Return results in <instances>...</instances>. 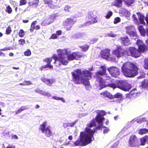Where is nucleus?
I'll list each match as a JSON object with an SVG mask.
<instances>
[{
	"label": "nucleus",
	"instance_id": "nucleus-1",
	"mask_svg": "<svg viewBox=\"0 0 148 148\" xmlns=\"http://www.w3.org/2000/svg\"><path fill=\"white\" fill-rule=\"evenodd\" d=\"M97 124L98 126L94 130L87 127L85 128L84 131L81 132L79 138L74 143L75 146H84L90 143L94 139L93 135L97 130L103 128L104 134H107L109 131L108 128L103 125V122L101 125H100L99 123Z\"/></svg>",
	"mask_w": 148,
	"mask_h": 148
},
{
	"label": "nucleus",
	"instance_id": "nucleus-2",
	"mask_svg": "<svg viewBox=\"0 0 148 148\" xmlns=\"http://www.w3.org/2000/svg\"><path fill=\"white\" fill-rule=\"evenodd\" d=\"M58 56L54 55L53 57L55 60L54 63L57 61H59L63 65H66L68 64V60H66L67 57L69 60H73L74 59L78 60L83 56L80 52H77L69 54L67 51V49H58L57 51Z\"/></svg>",
	"mask_w": 148,
	"mask_h": 148
},
{
	"label": "nucleus",
	"instance_id": "nucleus-3",
	"mask_svg": "<svg viewBox=\"0 0 148 148\" xmlns=\"http://www.w3.org/2000/svg\"><path fill=\"white\" fill-rule=\"evenodd\" d=\"M73 77V80L77 84L82 83L84 85L88 86L90 84L89 79L92 77L91 73L86 70L82 71L77 69L74 72L71 73Z\"/></svg>",
	"mask_w": 148,
	"mask_h": 148
},
{
	"label": "nucleus",
	"instance_id": "nucleus-4",
	"mask_svg": "<svg viewBox=\"0 0 148 148\" xmlns=\"http://www.w3.org/2000/svg\"><path fill=\"white\" fill-rule=\"evenodd\" d=\"M122 70L125 76L133 77L137 74L138 69L137 66L134 64L129 62L123 64Z\"/></svg>",
	"mask_w": 148,
	"mask_h": 148
},
{
	"label": "nucleus",
	"instance_id": "nucleus-5",
	"mask_svg": "<svg viewBox=\"0 0 148 148\" xmlns=\"http://www.w3.org/2000/svg\"><path fill=\"white\" fill-rule=\"evenodd\" d=\"M136 43L138 46V50L134 47H131L129 49L131 56L135 58L139 57L141 55L140 52H144L147 49V46L140 40L137 39Z\"/></svg>",
	"mask_w": 148,
	"mask_h": 148
},
{
	"label": "nucleus",
	"instance_id": "nucleus-6",
	"mask_svg": "<svg viewBox=\"0 0 148 148\" xmlns=\"http://www.w3.org/2000/svg\"><path fill=\"white\" fill-rule=\"evenodd\" d=\"M96 112L97 115L95 119L92 120L90 123L87 124V127L89 128L95 126L97 125L96 123H99L100 125H101L102 122H103V121L104 119L103 116L106 115V113L104 110H98Z\"/></svg>",
	"mask_w": 148,
	"mask_h": 148
},
{
	"label": "nucleus",
	"instance_id": "nucleus-7",
	"mask_svg": "<svg viewBox=\"0 0 148 148\" xmlns=\"http://www.w3.org/2000/svg\"><path fill=\"white\" fill-rule=\"evenodd\" d=\"M108 85L113 88L118 87L125 91H129L131 88L130 84L123 80H118L116 84L114 83H109Z\"/></svg>",
	"mask_w": 148,
	"mask_h": 148
},
{
	"label": "nucleus",
	"instance_id": "nucleus-8",
	"mask_svg": "<svg viewBox=\"0 0 148 148\" xmlns=\"http://www.w3.org/2000/svg\"><path fill=\"white\" fill-rule=\"evenodd\" d=\"M47 122H43L40 125L39 129L41 131L42 133L45 134L47 137H49L52 135V132L51 130L50 127L48 126L46 127Z\"/></svg>",
	"mask_w": 148,
	"mask_h": 148
},
{
	"label": "nucleus",
	"instance_id": "nucleus-9",
	"mask_svg": "<svg viewBox=\"0 0 148 148\" xmlns=\"http://www.w3.org/2000/svg\"><path fill=\"white\" fill-rule=\"evenodd\" d=\"M139 140L135 135H132L130 137L128 143L129 146L135 147L139 146Z\"/></svg>",
	"mask_w": 148,
	"mask_h": 148
},
{
	"label": "nucleus",
	"instance_id": "nucleus-10",
	"mask_svg": "<svg viewBox=\"0 0 148 148\" xmlns=\"http://www.w3.org/2000/svg\"><path fill=\"white\" fill-rule=\"evenodd\" d=\"M108 70L111 75L114 77H116L119 75V69L115 66L110 67L108 69Z\"/></svg>",
	"mask_w": 148,
	"mask_h": 148
},
{
	"label": "nucleus",
	"instance_id": "nucleus-11",
	"mask_svg": "<svg viewBox=\"0 0 148 148\" xmlns=\"http://www.w3.org/2000/svg\"><path fill=\"white\" fill-rule=\"evenodd\" d=\"M86 19L87 20H88L86 23V25L87 26L90 25L91 23H94L97 21L95 18L94 17L93 13L91 12L88 13L87 15Z\"/></svg>",
	"mask_w": 148,
	"mask_h": 148
},
{
	"label": "nucleus",
	"instance_id": "nucleus-12",
	"mask_svg": "<svg viewBox=\"0 0 148 148\" xmlns=\"http://www.w3.org/2000/svg\"><path fill=\"white\" fill-rule=\"evenodd\" d=\"M112 53L117 58H119L123 55L124 51L120 47H118L116 49L113 51Z\"/></svg>",
	"mask_w": 148,
	"mask_h": 148
},
{
	"label": "nucleus",
	"instance_id": "nucleus-13",
	"mask_svg": "<svg viewBox=\"0 0 148 148\" xmlns=\"http://www.w3.org/2000/svg\"><path fill=\"white\" fill-rule=\"evenodd\" d=\"M74 23L75 22L72 19L68 18L63 23V25L66 30H69Z\"/></svg>",
	"mask_w": 148,
	"mask_h": 148
},
{
	"label": "nucleus",
	"instance_id": "nucleus-14",
	"mask_svg": "<svg viewBox=\"0 0 148 148\" xmlns=\"http://www.w3.org/2000/svg\"><path fill=\"white\" fill-rule=\"evenodd\" d=\"M54 20V16H49L48 18L42 22L41 25L43 26L49 25L52 23Z\"/></svg>",
	"mask_w": 148,
	"mask_h": 148
},
{
	"label": "nucleus",
	"instance_id": "nucleus-15",
	"mask_svg": "<svg viewBox=\"0 0 148 148\" xmlns=\"http://www.w3.org/2000/svg\"><path fill=\"white\" fill-rule=\"evenodd\" d=\"M138 28L141 35L143 36H145L146 34L148 36V27L145 29L141 25H139L138 27Z\"/></svg>",
	"mask_w": 148,
	"mask_h": 148
},
{
	"label": "nucleus",
	"instance_id": "nucleus-16",
	"mask_svg": "<svg viewBox=\"0 0 148 148\" xmlns=\"http://www.w3.org/2000/svg\"><path fill=\"white\" fill-rule=\"evenodd\" d=\"M101 70L98 71L96 73V76L101 77L106 74V69L105 66H101Z\"/></svg>",
	"mask_w": 148,
	"mask_h": 148
},
{
	"label": "nucleus",
	"instance_id": "nucleus-17",
	"mask_svg": "<svg viewBox=\"0 0 148 148\" xmlns=\"http://www.w3.org/2000/svg\"><path fill=\"white\" fill-rule=\"evenodd\" d=\"M119 40L121 41V45H123L127 46L130 44L129 40L127 36L125 37H121Z\"/></svg>",
	"mask_w": 148,
	"mask_h": 148
},
{
	"label": "nucleus",
	"instance_id": "nucleus-18",
	"mask_svg": "<svg viewBox=\"0 0 148 148\" xmlns=\"http://www.w3.org/2000/svg\"><path fill=\"white\" fill-rule=\"evenodd\" d=\"M110 55V50L109 49H105L103 50L101 52V57L102 58L107 60Z\"/></svg>",
	"mask_w": 148,
	"mask_h": 148
},
{
	"label": "nucleus",
	"instance_id": "nucleus-19",
	"mask_svg": "<svg viewBox=\"0 0 148 148\" xmlns=\"http://www.w3.org/2000/svg\"><path fill=\"white\" fill-rule=\"evenodd\" d=\"M96 78H97V80L99 84V85L100 87L101 88V89L105 87L106 86H108V84H106L104 80L101 77L99 76H96Z\"/></svg>",
	"mask_w": 148,
	"mask_h": 148
},
{
	"label": "nucleus",
	"instance_id": "nucleus-20",
	"mask_svg": "<svg viewBox=\"0 0 148 148\" xmlns=\"http://www.w3.org/2000/svg\"><path fill=\"white\" fill-rule=\"evenodd\" d=\"M41 81L49 86L53 83L55 81L53 79H47L45 77H42L41 79Z\"/></svg>",
	"mask_w": 148,
	"mask_h": 148
},
{
	"label": "nucleus",
	"instance_id": "nucleus-21",
	"mask_svg": "<svg viewBox=\"0 0 148 148\" xmlns=\"http://www.w3.org/2000/svg\"><path fill=\"white\" fill-rule=\"evenodd\" d=\"M137 14L138 16V19L140 24L145 25V23L144 20L145 17L144 15L140 12L137 13Z\"/></svg>",
	"mask_w": 148,
	"mask_h": 148
},
{
	"label": "nucleus",
	"instance_id": "nucleus-22",
	"mask_svg": "<svg viewBox=\"0 0 148 148\" xmlns=\"http://www.w3.org/2000/svg\"><path fill=\"white\" fill-rule=\"evenodd\" d=\"M101 95H103L105 97H107L110 99L113 98V96L110 92L107 91H106L103 92L101 93Z\"/></svg>",
	"mask_w": 148,
	"mask_h": 148
},
{
	"label": "nucleus",
	"instance_id": "nucleus-23",
	"mask_svg": "<svg viewBox=\"0 0 148 148\" xmlns=\"http://www.w3.org/2000/svg\"><path fill=\"white\" fill-rule=\"evenodd\" d=\"M127 34L129 35L131 37H133L132 38L133 39H134V40H136V39L137 38L136 37H137V35L136 32L134 31H130V32H127Z\"/></svg>",
	"mask_w": 148,
	"mask_h": 148
},
{
	"label": "nucleus",
	"instance_id": "nucleus-24",
	"mask_svg": "<svg viewBox=\"0 0 148 148\" xmlns=\"http://www.w3.org/2000/svg\"><path fill=\"white\" fill-rule=\"evenodd\" d=\"M123 0H116L114 2V5L118 7L121 6Z\"/></svg>",
	"mask_w": 148,
	"mask_h": 148
},
{
	"label": "nucleus",
	"instance_id": "nucleus-25",
	"mask_svg": "<svg viewBox=\"0 0 148 148\" xmlns=\"http://www.w3.org/2000/svg\"><path fill=\"white\" fill-rule=\"evenodd\" d=\"M28 108H27V106H22L16 112L15 114H19L23 111L26 110Z\"/></svg>",
	"mask_w": 148,
	"mask_h": 148
},
{
	"label": "nucleus",
	"instance_id": "nucleus-26",
	"mask_svg": "<svg viewBox=\"0 0 148 148\" xmlns=\"http://www.w3.org/2000/svg\"><path fill=\"white\" fill-rule=\"evenodd\" d=\"M148 138V136H145V137L140 138L141 145H145V142L147 140V138Z\"/></svg>",
	"mask_w": 148,
	"mask_h": 148
},
{
	"label": "nucleus",
	"instance_id": "nucleus-27",
	"mask_svg": "<svg viewBox=\"0 0 148 148\" xmlns=\"http://www.w3.org/2000/svg\"><path fill=\"white\" fill-rule=\"evenodd\" d=\"M142 86L143 88H146L148 89V80H145L142 82Z\"/></svg>",
	"mask_w": 148,
	"mask_h": 148
},
{
	"label": "nucleus",
	"instance_id": "nucleus-28",
	"mask_svg": "<svg viewBox=\"0 0 148 148\" xmlns=\"http://www.w3.org/2000/svg\"><path fill=\"white\" fill-rule=\"evenodd\" d=\"M52 98L57 100H60L63 103H65V102L64 99L62 97H58L56 96H52Z\"/></svg>",
	"mask_w": 148,
	"mask_h": 148
},
{
	"label": "nucleus",
	"instance_id": "nucleus-29",
	"mask_svg": "<svg viewBox=\"0 0 148 148\" xmlns=\"http://www.w3.org/2000/svg\"><path fill=\"white\" fill-rule=\"evenodd\" d=\"M144 68L146 69H148V58H145L144 60Z\"/></svg>",
	"mask_w": 148,
	"mask_h": 148
},
{
	"label": "nucleus",
	"instance_id": "nucleus-30",
	"mask_svg": "<svg viewBox=\"0 0 148 148\" xmlns=\"http://www.w3.org/2000/svg\"><path fill=\"white\" fill-rule=\"evenodd\" d=\"M147 133H148V130L145 128L140 129L139 132V134H143Z\"/></svg>",
	"mask_w": 148,
	"mask_h": 148
},
{
	"label": "nucleus",
	"instance_id": "nucleus-31",
	"mask_svg": "<svg viewBox=\"0 0 148 148\" xmlns=\"http://www.w3.org/2000/svg\"><path fill=\"white\" fill-rule=\"evenodd\" d=\"M49 68L50 69L53 68V66L51 65H49V64H47L46 65H45L40 68V69L42 71L43 69L46 68Z\"/></svg>",
	"mask_w": 148,
	"mask_h": 148
},
{
	"label": "nucleus",
	"instance_id": "nucleus-32",
	"mask_svg": "<svg viewBox=\"0 0 148 148\" xmlns=\"http://www.w3.org/2000/svg\"><path fill=\"white\" fill-rule=\"evenodd\" d=\"M113 96V98H121L122 97V95L121 93L117 92Z\"/></svg>",
	"mask_w": 148,
	"mask_h": 148
},
{
	"label": "nucleus",
	"instance_id": "nucleus-33",
	"mask_svg": "<svg viewBox=\"0 0 148 148\" xmlns=\"http://www.w3.org/2000/svg\"><path fill=\"white\" fill-rule=\"evenodd\" d=\"M134 27V26H128L126 27V32L127 34V32H130L132 31V30H133Z\"/></svg>",
	"mask_w": 148,
	"mask_h": 148
},
{
	"label": "nucleus",
	"instance_id": "nucleus-34",
	"mask_svg": "<svg viewBox=\"0 0 148 148\" xmlns=\"http://www.w3.org/2000/svg\"><path fill=\"white\" fill-rule=\"evenodd\" d=\"M5 11L6 12H8V14H11L12 12V9L10 7V6L8 5L6 8Z\"/></svg>",
	"mask_w": 148,
	"mask_h": 148
},
{
	"label": "nucleus",
	"instance_id": "nucleus-35",
	"mask_svg": "<svg viewBox=\"0 0 148 148\" xmlns=\"http://www.w3.org/2000/svg\"><path fill=\"white\" fill-rule=\"evenodd\" d=\"M80 47L82 49L83 51H85L88 50L89 47V46L87 45H85L81 46Z\"/></svg>",
	"mask_w": 148,
	"mask_h": 148
},
{
	"label": "nucleus",
	"instance_id": "nucleus-36",
	"mask_svg": "<svg viewBox=\"0 0 148 148\" xmlns=\"http://www.w3.org/2000/svg\"><path fill=\"white\" fill-rule=\"evenodd\" d=\"M77 121H78V120H77L75 121L73 123H68V127H73L74 126V125H75L76 123L77 122Z\"/></svg>",
	"mask_w": 148,
	"mask_h": 148
},
{
	"label": "nucleus",
	"instance_id": "nucleus-37",
	"mask_svg": "<svg viewBox=\"0 0 148 148\" xmlns=\"http://www.w3.org/2000/svg\"><path fill=\"white\" fill-rule=\"evenodd\" d=\"M52 60L51 58H49L46 59H44V61L45 62H46L47 63V64H49V65H51L50 64Z\"/></svg>",
	"mask_w": 148,
	"mask_h": 148
},
{
	"label": "nucleus",
	"instance_id": "nucleus-38",
	"mask_svg": "<svg viewBox=\"0 0 148 148\" xmlns=\"http://www.w3.org/2000/svg\"><path fill=\"white\" fill-rule=\"evenodd\" d=\"M132 18L134 19V21L136 24L139 23V22L138 21V19L137 18L135 14H133L132 15Z\"/></svg>",
	"mask_w": 148,
	"mask_h": 148
},
{
	"label": "nucleus",
	"instance_id": "nucleus-39",
	"mask_svg": "<svg viewBox=\"0 0 148 148\" xmlns=\"http://www.w3.org/2000/svg\"><path fill=\"white\" fill-rule=\"evenodd\" d=\"M31 52L29 49H27L24 52V55L25 56H29L31 55Z\"/></svg>",
	"mask_w": 148,
	"mask_h": 148
},
{
	"label": "nucleus",
	"instance_id": "nucleus-40",
	"mask_svg": "<svg viewBox=\"0 0 148 148\" xmlns=\"http://www.w3.org/2000/svg\"><path fill=\"white\" fill-rule=\"evenodd\" d=\"M112 15V12L111 11H109L108 12L107 14V15L105 17L106 18L108 19L110 18Z\"/></svg>",
	"mask_w": 148,
	"mask_h": 148
},
{
	"label": "nucleus",
	"instance_id": "nucleus-41",
	"mask_svg": "<svg viewBox=\"0 0 148 148\" xmlns=\"http://www.w3.org/2000/svg\"><path fill=\"white\" fill-rule=\"evenodd\" d=\"M71 7L69 5H66L64 7V10L66 12H69L71 11Z\"/></svg>",
	"mask_w": 148,
	"mask_h": 148
},
{
	"label": "nucleus",
	"instance_id": "nucleus-42",
	"mask_svg": "<svg viewBox=\"0 0 148 148\" xmlns=\"http://www.w3.org/2000/svg\"><path fill=\"white\" fill-rule=\"evenodd\" d=\"M11 27L10 26H9L6 29V34H9L11 33Z\"/></svg>",
	"mask_w": 148,
	"mask_h": 148
},
{
	"label": "nucleus",
	"instance_id": "nucleus-43",
	"mask_svg": "<svg viewBox=\"0 0 148 148\" xmlns=\"http://www.w3.org/2000/svg\"><path fill=\"white\" fill-rule=\"evenodd\" d=\"M121 21V19L119 17H117L114 18V24H117L119 22Z\"/></svg>",
	"mask_w": 148,
	"mask_h": 148
},
{
	"label": "nucleus",
	"instance_id": "nucleus-44",
	"mask_svg": "<svg viewBox=\"0 0 148 148\" xmlns=\"http://www.w3.org/2000/svg\"><path fill=\"white\" fill-rule=\"evenodd\" d=\"M18 34L20 37H23L24 35V32L23 30V29H20Z\"/></svg>",
	"mask_w": 148,
	"mask_h": 148
},
{
	"label": "nucleus",
	"instance_id": "nucleus-45",
	"mask_svg": "<svg viewBox=\"0 0 148 148\" xmlns=\"http://www.w3.org/2000/svg\"><path fill=\"white\" fill-rule=\"evenodd\" d=\"M27 3V1L25 0H21L20 1V5H25Z\"/></svg>",
	"mask_w": 148,
	"mask_h": 148
},
{
	"label": "nucleus",
	"instance_id": "nucleus-46",
	"mask_svg": "<svg viewBox=\"0 0 148 148\" xmlns=\"http://www.w3.org/2000/svg\"><path fill=\"white\" fill-rule=\"evenodd\" d=\"M18 42L20 45H23L25 43V41L24 39H21L19 40Z\"/></svg>",
	"mask_w": 148,
	"mask_h": 148
},
{
	"label": "nucleus",
	"instance_id": "nucleus-47",
	"mask_svg": "<svg viewBox=\"0 0 148 148\" xmlns=\"http://www.w3.org/2000/svg\"><path fill=\"white\" fill-rule=\"evenodd\" d=\"M108 36L109 37L114 38L116 36V35L112 33V32H111L110 33L108 34Z\"/></svg>",
	"mask_w": 148,
	"mask_h": 148
},
{
	"label": "nucleus",
	"instance_id": "nucleus-48",
	"mask_svg": "<svg viewBox=\"0 0 148 148\" xmlns=\"http://www.w3.org/2000/svg\"><path fill=\"white\" fill-rule=\"evenodd\" d=\"M25 85H29L32 84V82L30 81H24Z\"/></svg>",
	"mask_w": 148,
	"mask_h": 148
},
{
	"label": "nucleus",
	"instance_id": "nucleus-49",
	"mask_svg": "<svg viewBox=\"0 0 148 148\" xmlns=\"http://www.w3.org/2000/svg\"><path fill=\"white\" fill-rule=\"evenodd\" d=\"M119 144V142L116 141L113 145L112 146V148H116Z\"/></svg>",
	"mask_w": 148,
	"mask_h": 148
},
{
	"label": "nucleus",
	"instance_id": "nucleus-50",
	"mask_svg": "<svg viewBox=\"0 0 148 148\" xmlns=\"http://www.w3.org/2000/svg\"><path fill=\"white\" fill-rule=\"evenodd\" d=\"M82 34L81 33H78L76 34L75 36V37L77 39L80 38L82 35Z\"/></svg>",
	"mask_w": 148,
	"mask_h": 148
},
{
	"label": "nucleus",
	"instance_id": "nucleus-51",
	"mask_svg": "<svg viewBox=\"0 0 148 148\" xmlns=\"http://www.w3.org/2000/svg\"><path fill=\"white\" fill-rule=\"evenodd\" d=\"M57 38V36L56 34H52L51 37V38L53 39H56Z\"/></svg>",
	"mask_w": 148,
	"mask_h": 148
},
{
	"label": "nucleus",
	"instance_id": "nucleus-52",
	"mask_svg": "<svg viewBox=\"0 0 148 148\" xmlns=\"http://www.w3.org/2000/svg\"><path fill=\"white\" fill-rule=\"evenodd\" d=\"M45 96H47V97H49L51 96V94L50 93L48 92H45Z\"/></svg>",
	"mask_w": 148,
	"mask_h": 148
},
{
	"label": "nucleus",
	"instance_id": "nucleus-53",
	"mask_svg": "<svg viewBox=\"0 0 148 148\" xmlns=\"http://www.w3.org/2000/svg\"><path fill=\"white\" fill-rule=\"evenodd\" d=\"M135 0H127V3L129 4H132L134 1Z\"/></svg>",
	"mask_w": 148,
	"mask_h": 148
},
{
	"label": "nucleus",
	"instance_id": "nucleus-54",
	"mask_svg": "<svg viewBox=\"0 0 148 148\" xmlns=\"http://www.w3.org/2000/svg\"><path fill=\"white\" fill-rule=\"evenodd\" d=\"M97 40L98 39L96 38H93L91 40L90 43L93 44L96 42Z\"/></svg>",
	"mask_w": 148,
	"mask_h": 148
},
{
	"label": "nucleus",
	"instance_id": "nucleus-55",
	"mask_svg": "<svg viewBox=\"0 0 148 148\" xmlns=\"http://www.w3.org/2000/svg\"><path fill=\"white\" fill-rule=\"evenodd\" d=\"M67 127H68V123H63V127L64 128H66Z\"/></svg>",
	"mask_w": 148,
	"mask_h": 148
},
{
	"label": "nucleus",
	"instance_id": "nucleus-56",
	"mask_svg": "<svg viewBox=\"0 0 148 148\" xmlns=\"http://www.w3.org/2000/svg\"><path fill=\"white\" fill-rule=\"evenodd\" d=\"M45 92L46 91H43L42 90H40L39 94L42 95L43 96H45Z\"/></svg>",
	"mask_w": 148,
	"mask_h": 148
},
{
	"label": "nucleus",
	"instance_id": "nucleus-57",
	"mask_svg": "<svg viewBox=\"0 0 148 148\" xmlns=\"http://www.w3.org/2000/svg\"><path fill=\"white\" fill-rule=\"evenodd\" d=\"M62 34V31L61 30H58L56 32V34L58 35H61Z\"/></svg>",
	"mask_w": 148,
	"mask_h": 148
},
{
	"label": "nucleus",
	"instance_id": "nucleus-58",
	"mask_svg": "<svg viewBox=\"0 0 148 148\" xmlns=\"http://www.w3.org/2000/svg\"><path fill=\"white\" fill-rule=\"evenodd\" d=\"M12 138L13 139H18V137L16 135H13L12 136Z\"/></svg>",
	"mask_w": 148,
	"mask_h": 148
},
{
	"label": "nucleus",
	"instance_id": "nucleus-59",
	"mask_svg": "<svg viewBox=\"0 0 148 148\" xmlns=\"http://www.w3.org/2000/svg\"><path fill=\"white\" fill-rule=\"evenodd\" d=\"M40 90H40L39 89L37 88V89H35V91L36 92L38 93L39 94Z\"/></svg>",
	"mask_w": 148,
	"mask_h": 148
},
{
	"label": "nucleus",
	"instance_id": "nucleus-60",
	"mask_svg": "<svg viewBox=\"0 0 148 148\" xmlns=\"http://www.w3.org/2000/svg\"><path fill=\"white\" fill-rule=\"evenodd\" d=\"M125 12L126 13L127 16H129L130 15V12H129V11L127 10H125Z\"/></svg>",
	"mask_w": 148,
	"mask_h": 148
},
{
	"label": "nucleus",
	"instance_id": "nucleus-61",
	"mask_svg": "<svg viewBox=\"0 0 148 148\" xmlns=\"http://www.w3.org/2000/svg\"><path fill=\"white\" fill-rule=\"evenodd\" d=\"M40 28V27L39 25H37L35 27L36 29H39Z\"/></svg>",
	"mask_w": 148,
	"mask_h": 148
},
{
	"label": "nucleus",
	"instance_id": "nucleus-62",
	"mask_svg": "<svg viewBox=\"0 0 148 148\" xmlns=\"http://www.w3.org/2000/svg\"><path fill=\"white\" fill-rule=\"evenodd\" d=\"M44 2L45 4H48L49 3V1L48 0H44Z\"/></svg>",
	"mask_w": 148,
	"mask_h": 148
},
{
	"label": "nucleus",
	"instance_id": "nucleus-63",
	"mask_svg": "<svg viewBox=\"0 0 148 148\" xmlns=\"http://www.w3.org/2000/svg\"><path fill=\"white\" fill-rule=\"evenodd\" d=\"M0 56H5V54L3 53L0 51Z\"/></svg>",
	"mask_w": 148,
	"mask_h": 148
},
{
	"label": "nucleus",
	"instance_id": "nucleus-64",
	"mask_svg": "<svg viewBox=\"0 0 148 148\" xmlns=\"http://www.w3.org/2000/svg\"><path fill=\"white\" fill-rule=\"evenodd\" d=\"M6 148H15V147L14 146H8Z\"/></svg>",
	"mask_w": 148,
	"mask_h": 148
}]
</instances>
